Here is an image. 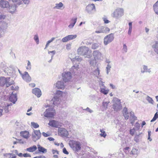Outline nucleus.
Wrapping results in <instances>:
<instances>
[{"label":"nucleus","mask_w":158,"mask_h":158,"mask_svg":"<svg viewBox=\"0 0 158 158\" xmlns=\"http://www.w3.org/2000/svg\"><path fill=\"white\" fill-rule=\"evenodd\" d=\"M69 145L74 151L76 152H78L81 149V144L78 141L70 140L69 142Z\"/></svg>","instance_id":"1"},{"label":"nucleus","mask_w":158,"mask_h":158,"mask_svg":"<svg viewBox=\"0 0 158 158\" xmlns=\"http://www.w3.org/2000/svg\"><path fill=\"white\" fill-rule=\"evenodd\" d=\"M14 83V81L10 79L9 77H2L0 78V85L3 86L6 85L7 87H8Z\"/></svg>","instance_id":"2"},{"label":"nucleus","mask_w":158,"mask_h":158,"mask_svg":"<svg viewBox=\"0 0 158 158\" xmlns=\"http://www.w3.org/2000/svg\"><path fill=\"white\" fill-rule=\"evenodd\" d=\"M123 9L121 8H117L111 14V16L115 19H118L123 15Z\"/></svg>","instance_id":"3"},{"label":"nucleus","mask_w":158,"mask_h":158,"mask_svg":"<svg viewBox=\"0 0 158 158\" xmlns=\"http://www.w3.org/2000/svg\"><path fill=\"white\" fill-rule=\"evenodd\" d=\"M63 92L59 90H57L55 94V96L51 101V102H52L55 105H57L60 102L59 98L61 97Z\"/></svg>","instance_id":"4"},{"label":"nucleus","mask_w":158,"mask_h":158,"mask_svg":"<svg viewBox=\"0 0 158 158\" xmlns=\"http://www.w3.org/2000/svg\"><path fill=\"white\" fill-rule=\"evenodd\" d=\"M113 101L114 102V103L113 105V108L115 111H117L122 109V106L119 99L117 98H114Z\"/></svg>","instance_id":"5"},{"label":"nucleus","mask_w":158,"mask_h":158,"mask_svg":"<svg viewBox=\"0 0 158 158\" xmlns=\"http://www.w3.org/2000/svg\"><path fill=\"white\" fill-rule=\"evenodd\" d=\"M55 110L53 107H50L46 110L44 112V115L46 117L52 118L55 114Z\"/></svg>","instance_id":"6"},{"label":"nucleus","mask_w":158,"mask_h":158,"mask_svg":"<svg viewBox=\"0 0 158 158\" xmlns=\"http://www.w3.org/2000/svg\"><path fill=\"white\" fill-rule=\"evenodd\" d=\"M41 133L39 130H33V131L32 133V137L33 140L34 141L39 139L41 136Z\"/></svg>","instance_id":"7"},{"label":"nucleus","mask_w":158,"mask_h":158,"mask_svg":"<svg viewBox=\"0 0 158 158\" xmlns=\"http://www.w3.org/2000/svg\"><path fill=\"white\" fill-rule=\"evenodd\" d=\"M89 50V48L87 47L82 46L77 49V52L78 54L85 55H86Z\"/></svg>","instance_id":"8"},{"label":"nucleus","mask_w":158,"mask_h":158,"mask_svg":"<svg viewBox=\"0 0 158 158\" xmlns=\"http://www.w3.org/2000/svg\"><path fill=\"white\" fill-rule=\"evenodd\" d=\"M114 35L113 33H111L106 36L104 39V44L106 45L111 42L114 39Z\"/></svg>","instance_id":"9"},{"label":"nucleus","mask_w":158,"mask_h":158,"mask_svg":"<svg viewBox=\"0 0 158 158\" xmlns=\"http://www.w3.org/2000/svg\"><path fill=\"white\" fill-rule=\"evenodd\" d=\"M98 30L95 31V32L96 33H108L110 31V29L107 27L104 26H100L98 28Z\"/></svg>","instance_id":"10"},{"label":"nucleus","mask_w":158,"mask_h":158,"mask_svg":"<svg viewBox=\"0 0 158 158\" xmlns=\"http://www.w3.org/2000/svg\"><path fill=\"white\" fill-rule=\"evenodd\" d=\"M62 76L63 79L65 82L69 81L72 78L71 73L69 72H66L63 73Z\"/></svg>","instance_id":"11"},{"label":"nucleus","mask_w":158,"mask_h":158,"mask_svg":"<svg viewBox=\"0 0 158 158\" xmlns=\"http://www.w3.org/2000/svg\"><path fill=\"white\" fill-rule=\"evenodd\" d=\"M96 8L94 4L93 3L90 4L86 6L85 10L87 13L89 14H92L93 10H95Z\"/></svg>","instance_id":"12"},{"label":"nucleus","mask_w":158,"mask_h":158,"mask_svg":"<svg viewBox=\"0 0 158 158\" xmlns=\"http://www.w3.org/2000/svg\"><path fill=\"white\" fill-rule=\"evenodd\" d=\"M58 134L62 137H67L69 135L67 131L63 128H60L58 129Z\"/></svg>","instance_id":"13"},{"label":"nucleus","mask_w":158,"mask_h":158,"mask_svg":"<svg viewBox=\"0 0 158 158\" xmlns=\"http://www.w3.org/2000/svg\"><path fill=\"white\" fill-rule=\"evenodd\" d=\"M77 37L76 35H69L64 37L62 40L63 42H66L68 41L73 40Z\"/></svg>","instance_id":"14"},{"label":"nucleus","mask_w":158,"mask_h":158,"mask_svg":"<svg viewBox=\"0 0 158 158\" xmlns=\"http://www.w3.org/2000/svg\"><path fill=\"white\" fill-rule=\"evenodd\" d=\"M22 77L23 79L26 82H29L31 81V78L27 72H24Z\"/></svg>","instance_id":"15"},{"label":"nucleus","mask_w":158,"mask_h":158,"mask_svg":"<svg viewBox=\"0 0 158 158\" xmlns=\"http://www.w3.org/2000/svg\"><path fill=\"white\" fill-rule=\"evenodd\" d=\"M151 69H148L147 65H144L141 68V72L142 73H152Z\"/></svg>","instance_id":"16"},{"label":"nucleus","mask_w":158,"mask_h":158,"mask_svg":"<svg viewBox=\"0 0 158 158\" xmlns=\"http://www.w3.org/2000/svg\"><path fill=\"white\" fill-rule=\"evenodd\" d=\"M54 86L57 89H64L65 86L63 82L60 81H58L54 85Z\"/></svg>","instance_id":"17"},{"label":"nucleus","mask_w":158,"mask_h":158,"mask_svg":"<svg viewBox=\"0 0 158 158\" xmlns=\"http://www.w3.org/2000/svg\"><path fill=\"white\" fill-rule=\"evenodd\" d=\"M93 55L94 57V59H99L102 57V54L99 51L95 50L93 52Z\"/></svg>","instance_id":"18"},{"label":"nucleus","mask_w":158,"mask_h":158,"mask_svg":"<svg viewBox=\"0 0 158 158\" xmlns=\"http://www.w3.org/2000/svg\"><path fill=\"white\" fill-rule=\"evenodd\" d=\"M32 93L36 96L37 97L39 98L41 95V92L40 90L38 88H35L32 89Z\"/></svg>","instance_id":"19"},{"label":"nucleus","mask_w":158,"mask_h":158,"mask_svg":"<svg viewBox=\"0 0 158 158\" xmlns=\"http://www.w3.org/2000/svg\"><path fill=\"white\" fill-rule=\"evenodd\" d=\"M17 96L16 94H14L13 93L11 94L9 97L10 101L12 102L13 104H15L16 102L17 101Z\"/></svg>","instance_id":"20"},{"label":"nucleus","mask_w":158,"mask_h":158,"mask_svg":"<svg viewBox=\"0 0 158 158\" xmlns=\"http://www.w3.org/2000/svg\"><path fill=\"white\" fill-rule=\"evenodd\" d=\"M9 6V2L6 1L0 0V7L2 8H8Z\"/></svg>","instance_id":"21"},{"label":"nucleus","mask_w":158,"mask_h":158,"mask_svg":"<svg viewBox=\"0 0 158 158\" xmlns=\"http://www.w3.org/2000/svg\"><path fill=\"white\" fill-rule=\"evenodd\" d=\"M13 2H16L19 5H20L24 3L25 4H28L29 3V0H12Z\"/></svg>","instance_id":"22"},{"label":"nucleus","mask_w":158,"mask_h":158,"mask_svg":"<svg viewBox=\"0 0 158 158\" xmlns=\"http://www.w3.org/2000/svg\"><path fill=\"white\" fill-rule=\"evenodd\" d=\"M77 19V17L72 18L70 20V24L68 26V27L70 29L72 28L76 23Z\"/></svg>","instance_id":"23"},{"label":"nucleus","mask_w":158,"mask_h":158,"mask_svg":"<svg viewBox=\"0 0 158 158\" xmlns=\"http://www.w3.org/2000/svg\"><path fill=\"white\" fill-rule=\"evenodd\" d=\"M8 27V23L4 21H0V28L2 30L6 29Z\"/></svg>","instance_id":"24"},{"label":"nucleus","mask_w":158,"mask_h":158,"mask_svg":"<svg viewBox=\"0 0 158 158\" xmlns=\"http://www.w3.org/2000/svg\"><path fill=\"white\" fill-rule=\"evenodd\" d=\"M8 7H9L8 10L10 13L13 14L15 12L16 10V6L15 4L11 5H9Z\"/></svg>","instance_id":"25"},{"label":"nucleus","mask_w":158,"mask_h":158,"mask_svg":"<svg viewBox=\"0 0 158 158\" xmlns=\"http://www.w3.org/2000/svg\"><path fill=\"white\" fill-rule=\"evenodd\" d=\"M20 135L23 138L28 139L29 137V132L27 131H22L20 132Z\"/></svg>","instance_id":"26"},{"label":"nucleus","mask_w":158,"mask_h":158,"mask_svg":"<svg viewBox=\"0 0 158 158\" xmlns=\"http://www.w3.org/2000/svg\"><path fill=\"white\" fill-rule=\"evenodd\" d=\"M123 114L125 119H128L129 118V116L127 109V108H124L123 110Z\"/></svg>","instance_id":"27"},{"label":"nucleus","mask_w":158,"mask_h":158,"mask_svg":"<svg viewBox=\"0 0 158 158\" xmlns=\"http://www.w3.org/2000/svg\"><path fill=\"white\" fill-rule=\"evenodd\" d=\"M48 125L52 127H57L58 126V123L54 120L50 121Z\"/></svg>","instance_id":"28"},{"label":"nucleus","mask_w":158,"mask_h":158,"mask_svg":"<svg viewBox=\"0 0 158 158\" xmlns=\"http://www.w3.org/2000/svg\"><path fill=\"white\" fill-rule=\"evenodd\" d=\"M142 133H141L139 135H136L134 138V140L136 142H138L142 139Z\"/></svg>","instance_id":"29"},{"label":"nucleus","mask_w":158,"mask_h":158,"mask_svg":"<svg viewBox=\"0 0 158 158\" xmlns=\"http://www.w3.org/2000/svg\"><path fill=\"white\" fill-rule=\"evenodd\" d=\"M38 149L40 152H42L44 153H46L47 152V149L41 146L40 145H37Z\"/></svg>","instance_id":"30"},{"label":"nucleus","mask_w":158,"mask_h":158,"mask_svg":"<svg viewBox=\"0 0 158 158\" xmlns=\"http://www.w3.org/2000/svg\"><path fill=\"white\" fill-rule=\"evenodd\" d=\"M153 8L155 13L158 15V0L154 4Z\"/></svg>","instance_id":"31"},{"label":"nucleus","mask_w":158,"mask_h":158,"mask_svg":"<svg viewBox=\"0 0 158 158\" xmlns=\"http://www.w3.org/2000/svg\"><path fill=\"white\" fill-rule=\"evenodd\" d=\"M154 51L158 54V41H156L152 45Z\"/></svg>","instance_id":"32"},{"label":"nucleus","mask_w":158,"mask_h":158,"mask_svg":"<svg viewBox=\"0 0 158 158\" xmlns=\"http://www.w3.org/2000/svg\"><path fill=\"white\" fill-rule=\"evenodd\" d=\"M37 147L36 146L34 145L32 147H30L26 149V150L28 152H32L37 149Z\"/></svg>","instance_id":"33"},{"label":"nucleus","mask_w":158,"mask_h":158,"mask_svg":"<svg viewBox=\"0 0 158 158\" xmlns=\"http://www.w3.org/2000/svg\"><path fill=\"white\" fill-rule=\"evenodd\" d=\"M78 65H73L72 68H71L70 71L73 73H75L78 69Z\"/></svg>","instance_id":"34"},{"label":"nucleus","mask_w":158,"mask_h":158,"mask_svg":"<svg viewBox=\"0 0 158 158\" xmlns=\"http://www.w3.org/2000/svg\"><path fill=\"white\" fill-rule=\"evenodd\" d=\"M100 131L101 132V134H100V135L101 137H102L105 138L106 137L107 135L106 133V132L104 131V129H100Z\"/></svg>","instance_id":"35"},{"label":"nucleus","mask_w":158,"mask_h":158,"mask_svg":"<svg viewBox=\"0 0 158 158\" xmlns=\"http://www.w3.org/2000/svg\"><path fill=\"white\" fill-rule=\"evenodd\" d=\"M63 6V4L60 2L59 3H56V6L54 7V8L57 9H60L61 7H62Z\"/></svg>","instance_id":"36"},{"label":"nucleus","mask_w":158,"mask_h":158,"mask_svg":"<svg viewBox=\"0 0 158 158\" xmlns=\"http://www.w3.org/2000/svg\"><path fill=\"white\" fill-rule=\"evenodd\" d=\"M130 115L131 119L133 120V121H135L137 119V117L135 116L134 113L133 112L131 111L130 112Z\"/></svg>","instance_id":"37"},{"label":"nucleus","mask_w":158,"mask_h":158,"mask_svg":"<svg viewBox=\"0 0 158 158\" xmlns=\"http://www.w3.org/2000/svg\"><path fill=\"white\" fill-rule=\"evenodd\" d=\"M131 152V154L133 155H137L139 153V152L138 149L135 148H133ZM130 154H131V153Z\"/></svg>","instance_id":"38"},{"label":"nucleus","mask_w":158,"mask_h":158,"mask_svg":"<svg viewBox=\"0 0 158 158\" xmlns=\"http://www.w3.org/2000/svg\"><path fill=\"white\" fill-rule=\"evenodd\" d=\"M146 99L148 102L150 103L153 104L154 103V101L152 98L149 96H148L146 98Z\"/></svg>","instance_id":"39"},{"label":"nucleus","mask_w":158,"mask_h":158,"mask_svg":"<svg viewBox=\"0 0 158 158\" xmlns=\"http://www.w3.org/2000/svg\"><path fill=\"white\" fill-rule=\"evenodd\" d=\"M100 91L102 93L105 94H106L109 92V90L101 88Z\"/></svg>","instance_id":"40"},{"label":"nucleus","mask_w":158,"mask_h":158,"mask_svg":"<svg viewBox=\"0 0 158 158\" xmlns=\"http://www.w3.org/2000/svg\"><path fill=\"white\" fill-rule=\"evenodd\" d=\"M31 124L32 127L36 128L39 127V125L37 123L34 122H31Z\"/></svg>","instance_id":"41"},{"label":"nucleus","mask_w":158,"mask_h":158,"mask_svg":"<svg viewBox=\"0 0 158 158\" xmlns=\"http://www.w3.org/2000/svg\"><path fill=\"white\" fill-rule=\"evenodd\" d=\"M99 46V44L97 43L93 44L91 48L92 49H95L97 48Z\"/></svg>","instance_id":"42"},{"label":"nucleus","mask_w":158,"mask_h":158,"mask_svg":"<svg viewBox=\"0 0 158 158\" xmlns=\"http://www.w3.org/2000/svg\"><path fill=\"white\" fill-rule=\"evenodd\" d=\"M90 64L91 66H94L95 65L96 60L95 59H90L89 60Z\"/></svg>","instance_id":"43"},{"label":"nucleus","mask_w":158,"mask_h":158,"mask_svg":"<svg viewBox=\"0 0 158 158\" xmlns=\"http://www.w3.org/2000/svg\"><path fill=\"white\" fill-rule=\"evenodd\" d=\"M26 69L28 70H30L31 68V65L29 60L27 61V65L26 67Z\"/></svg>","instance_id":"44"},{"label":"nucleus","mask_w":158,"mask_h":158,"mask_svg":"<svg viewBox=\"0 0 158 158\" xmlns=\"http://www.w3.org/2000/svg\"><path fill=\"white\" fill-rule=\"evenodd\" d=\"M111 68V65L109 64H108L106 67V73L107 74H109V72Z\"/></svg>","instance_id":"45"},{"label":"nucleus","mask_w":158,"mask_h":158,"mask_svg":"<svg viewBox=\"0 0 158 158\" xmlns=\"http://www.w3.org/2000/svg\"><path fill=\"white\" fill-rule=\"evenodd\" d=\"M109 102L103 101L102 102V106L103 107L106 109L107 108L108 104L109 103Z\"/></svg>","instance_id":"46"},{"label":"nucleus","mask_w":158,"mask_h":158,"mask_svg":"<svg viewBox=\"0 0 158 158\" xmlns=\"http://www.w3.org/2000/svg\"><path fill=\"white\" fill-rule=\"evenodd\" d=\"M158 118V114H157V112H156L153 117V118L151 120V122H153L155 121L156 119Z\"/></svg>","instance_id":"47"},{"label":"nucleus","mask_w":158,"mask_h":158,"mask_svg":"<svg viewBox=\"0 0 158 158\" xmlns=\"http://www.w3.org/2000/svg\"><path fill=\"white\" fill-rule=\"evenodd\" d=\"M122 51L123 52L126 53L127 52V47L125 44H123V48Z\"/></svg>","instance_id":"48"},{"label":"nucleus","mask_w":158,"mask_h":158,"mask_svg":"<svg viewBox=\"0 0 158 158\" xmlns=\"http://www.w3.org/2000/svg\"><path fill=\"white\" fill-rule=\"evenodd\" d=\"M136 130H136V129L134 128L132 129H131L130 131V134L131 135H133L134 134H135V132Z\"/></svg>","instance_id":"49"},{"label":"nucleus","mask_w":158,"mask_h":158,"mask_svg":"<svg viewBox=\"0 0 158 158\" xmlns=\"http://www.w3.org/2000/svg\"><path fill=\"white\" fill-rule=\"evenodd\" d=\"M34 39L36 41V43L37 44L39 43V39L37 35H35L34 37Z\"/></svg>","instance_id":"50"},{"label":"nucleus","mask_w":158,"mask_h":158,"mask_svg":"<svg viewBox=\"0 0 158 158\" xmlns=\"http://www.w3.org/2000/svg\"><path fill=\"white\" fill-rule=\"evenodd\" d=\"M99 69L98 68H97V69L94 71V74L96 76L98 75L99 74Z\"/></svg>","instance_id":"51"},{"label":"nucleus","mask_w":158,"mask_h":158,"mask_svg":"<svg viewBox=\"0 0 158 158\" xmlns=\"http://www.w3.org/2000/svg\"><path fill=\"white\" fill-rule=\"evenodd\" d=\"M3 156L4 158H10V153H4Z\"/></svg>","instance_id":"52"},{"label":"nucleus","mask_w":158,"mask_h":158,"mask_svg":"<svg viewBox=\"0 0 158 158\" xmlns=\"http://www.w3.org/2000/svg\"><path fill=\"white\" fill-rule=\"evenodd\" d=\"M48 53L49 54L50 53L52 54L51 57H52V59L54 55L56 53V51L55 50H53V51H48Z\"/></svg>","instance_id":"53"},{"label":"nucleus","mask_w":158,"mask_h":158,"mask_svg":"<svg viewBox=\"0 0 158 158\" xmlns=\"http://www.w3.org/2000/svg\"><path fill=\"white\" fill-rule=\"evenodd\" d=\"M15 124L18 127H17V128H19V129H21L22 127L20 126V124L17 121H16L15 122Z\"/></svg>","instance_id":"54"},{"label":"nucleus","mask_w":158,"mask_h":158,"mask_svg":"<svg viewBox=\"0 0 158 158\" xmlns=\"http://www.w3.org/2000/svg\"><path fill=\"white\" fill-rule=\"evenodd\" d=\"M130 148L129 147H126L124 149V151L127 154L129 152V149Z\"/></svg>","instance_id":"55"},{"label":"nucleus","mask_w":158,"mask_h":158,"mask_svg":"<svg viewBox=\"0 0 158 158\" xmlns=\"http://www.w3.org/2000/svg\"><path fill=\"white\" fill-rule=\"evenodd\" d=\"M135 127L136 128L137 130H138L139 129L140 127V124L138 122H136L135 124Z\"/></svg>","instance_id":"56"},{"label":"nucleus","mask_w":158,"mask_h":158,"mask_svg":"<svg viewBox=\"0 0 158 158\" xmlns=\"http://www.w3.org/2000/svg\"><path fill=\"white\" fill-rule=\"evenodd\" d=\"M42 135L45 137H47L50 136V134H48V133H45L44 132H42Z\"/></svg>","instance_id":"57"},{"label":"nucleus","mask_w":158,"mask_h":158,"mask_svg":"<svg viewBox=\"0 0 158 158\" xmlns=\"http://www.w3.org/2000/svg\"><path fill=\"white\" fill-rule=\"evenodd\" d=\"M63 152L65 154L68 155L69 154V152L67 151L66 148H64L63 149Z\"/></svg>","instance_id":"58"},{"label":"nucleus","mask_w":158,"mask_h":158,"mask_svg":"<svg viewBox=\"0 0 158 158\" xmlns=\"http://www.w3.org/2000/svg\"><path fill=\"white\" fill-rule=\"evenodd\" d=\"M10 158H16L17 156L16 154L10 153Z\"/></svg>","instance_id":"59"},{"label":"nucleus","mask_w":158,"mask_h":158,"mask_svg":"<svg viewBox=\"0 0 158 158\" xmlns=\"http://www.w3.org/2000/svg\"><path fill=\"white\" fill-rule=\"evenodd\" d=\"M84 110H86L90 113H92L93 112V111L91 110L89 107H87L86 109H84Z\"/></svg>","instance_id":"60"},{"label":"nucleus","mask_w":158,"mask_h":158,"mask_svg":"<svg viewBox=\"0 0 158 158\" xmlns=\"http://www.w3.org/2000/svg\"><path fill=\"white\" fill-rule=\"evenodd\" d=\"M75 59L79 61H81L82 60V59L81 57L78 56H76L75 57Z\"/></svg>","instance_id":"61"},{"label":"nucleus","mask_w":158,"mask_h":158,"mask_svg":"<svg viewBox=\"0 0 158 158\" xmlns=\"http://www.w3.org/2000/svg\"><path fill=\"white\" fill-rule=\"evenodd\" d=\"M52 151L53 154H59V152L56 150L52 149Z\"/></svg>","instance_id":"62"},{"label":"nucleus","mask_w":158,"mask_h":158,"mask_svg":"<svg viewBox=\"0 0 158 158\" xmlns=\"http://www.w3.org/2000/svg\"><path fill=\"white\" fill-rule=\"evenodd\" d=\"M55 39V37H52V38H51V40H49L48 41L47 43V44H49L50 43L52 42Z\"/></svg>","instance_id":"63"},{"label":"nucleus","mask_w":158,"mask_h":158,"mask_svg":"<svg viewBox=\"0 0 158 158\" xmlns=\"http://www.w3.org/2000/svg\"><path fill=\"white\" fill-rule=\"evenodd\" d=\"M103 20L105 23H108L110 22V21L105 18H103Z\"/></svg>","instance_id":"64"}]
</instances>
